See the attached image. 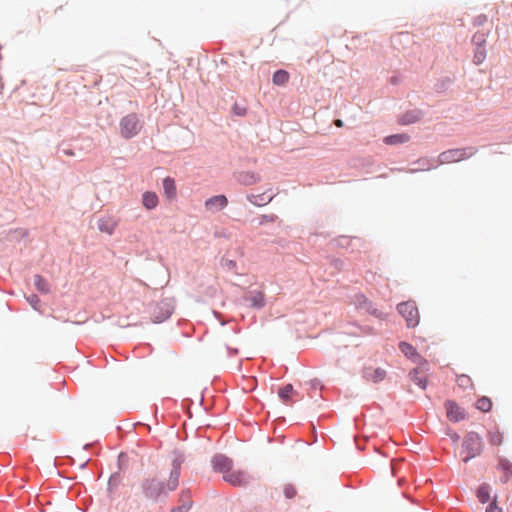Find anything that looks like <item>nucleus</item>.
<instances>
[{"label": "nucleus", "instance_id": "obj_17", "mask_svg": "<svg viewBox=\"0 0 512 512\" xmlns=\"http://www.w3.org/2000/svg\"><path fill=\"white\" fill-rule=\"evenodd\" d=\"M410 136L408 134H395L384 138V143L387 145H397L408 142Z\"/></svg>", "mask_w": 512, "mask_h": 512}, {"label": "nucleus", "instance_id": "obj_23", "mask_svg": "<svg viewBox=\"0 0 512 512\" xmlns=\"http://www.w3.org/2000/svg\"><path fill=\"white\" fill-rule=\"evenodd\" d=\"M292 393L293 386L291 384H287L279 390L278 395L281 400H283L284 402H288L291 399Z\"/></svg>", "mask_w": 512, "mask_h": 512}, {"label": "nucleus", "instance_id": "obj_18", "mask_svg": "<svg viewBox=\"0 0 512 512\" xmlns=\"http://www.w3.org/2000/svg\"><path fill=\"white\" fill-rule=\"evenodd\" d=\"M273 197H274L273 195L265 197V194H260V195H253L252 194V195H248L247 199L253 205L263 206V205H266V204L270 203L272 201Z\"/></svg>", "mask_w": 512, "mask_h": 512}, {"label": "nucleus", "instance_id": "obj_3", "mask_svg": "<svg viewBox=\"0 0 512 512\" xmlns=\"http://www.w3.org/2000/svg\"><path fill=\"white\" fill-rule=\"evenodd\" d=\"M142 128V123L137 114L131 113L121 118L119 130L122 137L130 139L136 136Z\"/></svg>", "mask_w": 512, "mask_h": 512}, {"label": "nucleus", "instance_id": "obj_26", "mask_svg": "<svg viewBox=\"0 0 512 512\" xmlns=\"http://www.w3.org/2000/svg\"><path fill=\"white\" fill-rule=\"evenodd\" d=\"M357 300L359 301L360 305H362V304L364 305V308H366V310L368 312H370L373 315H376L377 317L381 316V313H378V311L376 309L371 310V303L368 301V299L365 296L359 295V296H357Z\"/></svg>", "mask_w": 512, "mask_h": 512}, {"label": "nucleus", "instance_id": "obj_9", "mask_svg": "<svg viewBox=\"0 0 512 512\" xmlns=\"http://www.w3.org/2000/svg\"><path fill=\"white\" fill-rule=\"evenodd\" d=\"M213 468L215 471L222 473L223 476L228 474L233 468V462L231 459L224 455H217L212 460Z\"/></svg>", "mask_w": 512, "mask_h": 512}, {"label": "nucleus", "instance_id": "obj_15", "mask_svg": "<svg viewBox=\"0 0 512 512\" xmlns=\"http://www.w3.org/2000/svg\"><path fill=\"white\" fill-rule=\"evenodd\" d=\"M163 190L168 199L176 197V185L173 178L166 177L163 179Z\"/></svg>", "mask_w": 512, "mask_h": 512}, {"label": "nucleus", "instance_id": "obj_7", "mask_svg": "<svg viewBox=\"0 0 512 512\" xmlns=\"http://www.w3.org/2000/svg\"><path fill=\"white\" fill-rule=\"evenodd\" d=\"M223 479L233 486H242L249 482L248 474L242 470L231 469L228 474L223 476Z\"/></svg>", "mask_w": 512, "mask_h": 512}, {"label": "nucleus", "instance_id": "obj_37", "mask_svg": "<svg viewBox=\"0 0 512 512\" xmlns=\"http://www.w3.org/2000/svg\"><path fill=\"white\" fill-rule=\"evenodd\" d=\"M171 512H188V509L185 508V506H178L176 508H173Z\"/></svg>", "mask_w": 512, "mask_h": 512}, {"label": "nucleus", "instance_id": "obj_30", "mask_svg": "<svg viewBox=\"0 0 512 512\" xmlns=\"http://www.w3.org/2000/svg\"><path fill=\"white\" fill-rule=\"evenodd\" d=\"M221 267L227 271H234L236 269V262L228 258H223L221 260Z\"/></svg>", "mask_w": 512, "mask_h": 512}, {"label": "nucleus", "instance_id": "obj_38", "mask_svg": "<svg viewBox=\"0 0 512 512\" xmlns=\"http://www.w3.org/2000/svg\"><path fill=\"white\" fill-rule=\"evenodd\" d=\"M334 124L337 126V127H342L343 126V121L340 120V119H336Z\"/></svg>", "mask_w": 512, "mask_h": 512}, {"label": "nucleus", "instance_id": "obj_28", "mask_svg": "<svg viewBox=\"0 0 512 512\" xmlns=\"http://www.w3.org/2000/svg\"><path fill=\"white\" fill-rule=\"evenodd\" d=\"M26 300L34 310H37V311L40 310L41 300L37 295L32 294L30 296H27Z\"/></svg>", "mask_w": 512, "mask_h": 512}, {"label": "nucleus", "instance_id": "obj_27", "mask_svg": "<svg viewBox=\"0 0 512 512\" xmlns=\"http://www.w3.org/2000/svg\"><path fill=\"white\" fill-rule=\"evenodd\" d=\"M457 384L464 389L470 388L473 386L472 380L467 375H460L457 378Z\"/></svg>", "mask_w": 512, "mask_h": 512}, {"label": "nucleus", "instance_id": "obj_20", "mask_svg": "<svg viewBox=\"0 0 512 512\" xmlns=\"http://www.w3.org/2000/svg\"><path fill=\"white\" fill-rule=\"evenodd\" d=\"M289 73L285 70H277L273 74V83L275 85H285L289 81Z\"/></svg>", "mask_w": 512, "mask_h": 512}, {"label": "nucleus", "instance_id": "obj_32", "mask_svg": "<svg viewBox=\"0 0 512 512\" xmlns=\"http://www.w3.org/2000/svg\"><path fill=\"white\" fill-rule=\"evenodd\" d=\"M283 493L286 498L292 499L296 495V489L294 486L287 484L283 487Z\"/></svg>", "mask_w": 512, "mask_h": 512}, {"label": "nucleus", "instance_id": "obj_34", "mask_svg": "<svg viewBox=\"0 0 512 512\" xmlns=\"http://www.w3.org/2000/svg\"><path fill=\"white\" fill-rule=\"evenodd\" d=\"M484 58H485V52L483 50H477L474 55V62L476 64H480V63H482Z\"/></svg>", "mask_w": 512, "mask_h": 512}, {"label": "nucleus", "instance_id": "obj_29", "mask_svg": "<svg viewBox=\"0 0 512 512\" xmlns=\"http://www.w3.org/2000/svg\"><path fill=\"white\" fill-rule=\"evenodd\" d=\"M386 372L383 369L377 368L374 370L373 374L369 376V379H371L374 382L382 381L385 378Z\"/></svg>", "mask_w": 512, "mask_h": 512}, {"label": "nucleus", "instance_id": "obj_10", "mask_svg": "<svg viewBox=\"0 0 512 512\" xmlns=\"http://www.w3.org/2000/svg\"><path fill=\"white\" fill-rule=\"evenodd\" d=\"M447 417L450 421L458 422L464 419L465 414L463 410L454 401H447L445 403Z\"/></svg>", "mask_w": 512, "mask_h": 512}, {"label": "nucleus", "instance_id": "obj_35", "mask_svg": "<svg viewBox=\"0 0 512 512\" xmlns=\"http://www.w3.org/2000/svg\"><path fill=\"white\" fill-rule=\"evenodd\" d=\"M486 512H502V509L493 502L487 507Z\"/></svg>", "mask_w": 512, "mask_h": 512}, {"label": "nucleus", "instance_id": "obj_11", "mask_svg": "<svg viewBox=\"0 0 512 512\" xmlns=\"http://www.w3.org/2000/svg\"><path fill=\"white\" fill-rule=\"evenodd\" d=\"M118 226V221L112 216H105L98 220V229L102 233L111 235Z\"/></svg>", "mask_w": 512, "mask_h": 512}, {"label": "nucleus", "instance_id": "obj_36", "mask_svg": "<svg viewBox=\"0 0 512 512\" xmlns=\"http://www.w3.org/2000/svg\"><path fill=\"white\" fill-rule=\"evenodd\" d=\"M276 218L277 217L275 215H263L261 223H264V222H274L276 220Z\"/></svg>", "mask_w": 512, "mask_h": 512}, {"label": "nucleus", "instance_id": "obj_31", "mask_svg": "<svg viewBox=\"0 0 512 512\" xmlns=\"http://www.w3.org/2000/svg\"><path fill=\"white\" fill-rule=\"evenodd\" d=\"M500 467H501V469L506 473V479H505V481H507V480H508L509 475H512V464H511V463H509L508 461L501 460V461H500Z\"/></svg>", "mask_w": 512, "mask_h": 512}, {"label": "nucleus", "instance_id": "obj_5", "mask_svg": "<svg viewBox=\"0 0 512 512\" xmlns=\"http://www.w3.org/2000/svg\"><path fill=\"white\" fill-rule=\"evenodd\" d=\"M398 312L404 317L408 327H415L419 323V311L414 301H406L398 304Z\"/></svg>", "mask_w": 512, "mask_h": 512}, {"label": "nucleus", "instance_id": "obj_33", "mask_svg": "<svg viewBox=\"0 0 512 512\" xmlns=\"http://www.w3.org/2000/svg\"><path fill=\"white\" fill-rule=\"evenodd\" d=\"M252 305L255 307H262L264 305V299L262 294H257L253 297H251Z\"/></svg>", "mask_w": 512, "mask_h": 512}, {"label": "nucleus", "instance_id": "obj_8", "mask_svg": "<svg viewBox=\"0 0 512 512\" xmlns=\"http://www.w3.org/2000/svg\"><path fill=\"white\" fill-rule=\"evenodd\" d=\"M427 366L428 363L424 361L423 363H421L419 367L415 368L413 371L410 372V377L412 381H414L422 389H425L427 384Z\"/></svg>", "mask_w": 512, "mask_h": 512}, {"label": "nucleus", "instance_id": "obj_1", "mask_svg": "<svg viewBox=\"0 0 512 512\" xmlns=\"http://www.w3.org/2000/svg\"><path fill=\"white\" fill-rule=\"evenodd\" d=\"M180 464L174 462L173 469L170 472L169 479L166 483L158 479L156 476L148 477L142 482V491L146 498L151 500H159L166 497L170 491L176 490L179 485Z\"/></svg>", "mask_w": 512, "mask_h": 512}, {"label": "nucleus", "instance_id": "obj_4", "mask_svg": "<svg viewBox=\"0 0 512 512\" xmlns=\"http://www.w3.org/2000/svg\"><path fill=\"white\" fill-rule=\"evenodd\" d=\"M475 153L476 150L472 147L456 148L442 152L438 159L440 164H450L470 158Z\"/></svg>", "mask_w": 512, "mask_h": 512}, {"label": "nucleus", "instance_id": "obj_14", "mask_svg": "<svg viewBox=\"0 0 512 512\" xmlns=\"http://www.w3.org/2000/svg\"><path fill=\"white\" fill-rule=\"evenodd\" d=\"M158 202V196L154 192L147 191L142 196V204L148 210L156 208Z\"/></svg>", "mask_w": 512, "mask_h": 512}, {"label": "nucleus", "instance_id": "obj_21", "mask_svg": "<svg viewBox=\"0 0 512 512\" xmlns=\"http://www.w3.org/2000/svg\"><path fill=\"white\" fill-rule=\"evenodd\" d=\"M476 407L482 412H488L492 408V401L487 397H482L477 400Z\"/></svg>", "mask_w": 512, "mask_h": 512}, {"label": "nucleus", "instance_id": "obj_25", "mask_svg": "<svg viewBox=\"0 0 512 512\" xmlns=\"http://www.w3.org/2000/svg\"><path fill=\"white\" fill-rule=\"evenodd\" d=\"M180 506H185L186 509H190L192 506L191 494L189 491H182L179 495Z\"/></svg>", "mask_w": 512, "mask_h": 512}, {"label": "nucleus", "instance_id": "obj_24", "mask_svg": "<svg viewBox=\"0 0 512 512\" xmlns=\"http://www.w3.org/2000/svg\"><path fill=\"white\" fill-rule=\"evenodd\" d=\"M488 441L491 445L499 446L503 442V435L499 431H490Z\"/></svg>", "mask_w": 512, "mask_h": 512}, {"label": "nucleus", "instance_id": "obj_16", "mask_svg": "<svg viewBox=\"0 0 512 512\" xmlns=\"http://www.w3.org/2000/svg\"><path fill=\"white\" fill-rule=\"evenodd\" d=\"M34 285L40 293L48 294L51 291L50 284L41 275L34 276Z\"/></svg>", "mask_w": 512, "mask_h": 512}, {"label": "nucleus", "instance_id": "obj_12", "mask_svg": "<svg viewBox=\"0 0 512 512\" xmlns=\"http://www.w3.org/2000/svg\"><path fill=\"white\" fill-rule=\"evenodd\" d=\"M228 200L224 195H216L205 201V207L209 211L223 209L227 206Z\"/></svg>", "mask_w": 512, "mask_h": 512}, {"label": "nucleus", "instance_id": "obj_19", "mask_svg": "<svg viewBox=\"0 0 512 512\" xmlns=\"http://www.w3.org/2000/svg\"><path fill=\"white\" fill-rule=\"evenodd\" d=\"M239 181L244 185H253L260 181V176L254 172H245L240 174Z\"/></svg>", "mask_w": 512, "mask_h": 512}, {"label": "nucleus", "instance_id": "obj_13", "mask_svg": "<svg viewBox=\"0 0 512 512\" xmlns=\"http://www.w3.org/2000/svg\"><path fill=\"white\" fill-rule=\"evenodd\" d=\"M399 349L405 356L411 358L414 362L421 361V356L416 352L415 348L409 343L401 342L399 344Z\"/></svg>", "mask_w": 512, "mask_h": 512}, {"label": "nucleus", "instance_id": "obj_22", "mask_svg": "<svg viewBox=\"0 0 512 512\" xmlns=\"http://www.w3.org/2000/svg\"><path fill=\"white\" fill-rule=\"evenodd\" d=\"M477 497L481 503H486L490 499L489 487L487 485H481L477 490Z\"/></svg>", "mask_w": 512, "mask_h": 512}, {"label": "nucleus", "instance_id": "obj_6", "mask_svg": "<svg viewBox=\"0 0 512 512\" xmlns=\"http://www.w3.org/2000/svg\"><path fill=\"white\" fill-rule=\"evenodd\" d=\"M173 312V305L168 300L156 303L151 311V318L154 323H161L168 319Z\"/></svg>", "mask_w": 512, "mask_h": 512}, {"label": "nucleus", "instance_id": "obj_2", "mask_svg": "<svg viewBox=\"0 0 512 512\" xmlns=\"http://www.w3.org/2000/svg\"><path fill=\"white\" fill-rule=\"evenodd\" d=\"M482 450L483 443L481 437L475 432L468 433L462 444V454L465 455L463 461L468 462L478 456Z\"/></svg>", "mask_w": 512, "mask_h": 512}]
</instances>
